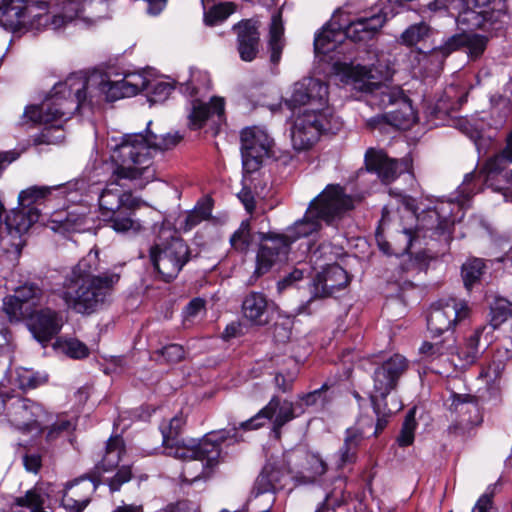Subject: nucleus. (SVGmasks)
<instances>
[{
  "instance_id": "1",
  "label": "nucleus",
  "mask_w": 512,
  "mask_h": 512,
  "mask_svg": "<svg viewBox=\"0 0 512 512\" xmlns=\"http://www.w3.org/2000/svg\"><path fill=\"white\" fill-rule=\"evenodd\" d=\"M86 78L82 74H73L65 81L54 85L51 94L40 105L28 106L24 117L35 124H53L69 119L85 102L87 91L93 94L91 87L96 84L97 92L107 101H116L132 97L148 86L147 78L138 72L128 73L119 81H109L100 76Z\"/></svg>"
},
{
  "instance_id": "2",
  "label": "nucleus",
  "mask_w": 512,
  "mask_h": 512,
  "mask_svg": "<svg viewBox=\"0 0 512 512\" xmlns=\"http://www.w3.org/2000/svg\"><path fill=\"white\" fill-rule=\"evenodd\" d=\"M328 86L315 78H304L294 84L286 100L291 110L300 109L291 129L292 146L297 151L312 148L322 133H336L342 122L327 106Z\"/></svg>"
},
{
  "instance_id": "3",
  "label": "nucleus",
  "mask_w": 512,
  "mask_h": 512,
  "mask_svg": "<svg viewBox=\"0 0 512 512\" xmlns=\"http://www.w3.org/2000/svg\"><path fill=\"white\" fill-rule=\"evenodd\" d=\"M99 252L91 249L64 277L59 297L67 308L89 315L101 307L120 280V273L113 270L101 272Z\"/></svg>"
},
{
  "instance_id": "4",
  "label": "nucleus",
  "mask_w": 512,
  "mask_h": 512,
  "mask_svg": "<svg viewBox=\"0 0 512 512\" xmlns=\"http://www.w3.org/2000/svg\"><path fill=\"white\" fill-rule=\"evenodd\" d=\"M181 140L178 134L157 135L147 130L146 135L129 134L113 148V159L120 164L113 171L116 181L127 179L143 180L154 178L150 150L166 151L174 148Z\"/></svg>"
},
{
  "instance_id": "5",
  "label": "nucleus",
  "mask_w": 512,
  "mask_h": 512,
  "mask_svg": "<svg viewBox=\"0 0 512 512\" xmlns=\"http://www.w3.org/2000/svg\"><path fill=\"white\" fill-rule=\"evenodd\" d=\"M354 208V200L351 196L344 193L339 185H328L325 190L311 202L303 219L294 223L289 228V234L284 235L290 241V244L301 238L307 237L317 232L320 227V221L327 224L332 223L346 211Z\"/></svg>"
},
{
  "instance_id": "6",
  "label": "nucleus",
  "mask_w": 512,
  "mask_h": 512,
  "mask_svg": "<svg viewBox=\"0 0 512 512\" xmlns=\"http://www.w3.org/2000/svg\"><path fill=\"white\" fill-rule=\"evenodd\" d=\"M98 204L102 218L115 232L135 235L142 231V223L133 214L143 202L131 192L123 191L111 183L101 192Z\"/></svg>"
},
{
  "instance_id": "7",
  "label": "nucleus",
  "mask_w": 512,
  "mask_h": 512,
  "mask_svg": "<svg viewBox=\"0 0 512 512\" xmlns=\"http://www.w3.org/2000/svg\"><path fill=\"white\" fill-rule=\"evenodd\" d=\"M184 423V418L176 415L168 424L161 426L165 455L176 459H185L198 452L208 457L210 461L216 459L221 452V443L230 437L229 431L222 430L218 433H211L197 444H186L178 439Z\"/></svg>"
},
{
  "instance_id": "8",
  "label": "nucleus",
  "mask_w": 512,
  "mask_h": 512,
  "mask_svg": "<svg viewBox=\"0 0 512 512\" xmlns=\"http://www.w3.org/2000/svg\"><path fill=\"white\" fill-rule=\"evenodd\" d=\"M48 193L49 189L46 187H30L20 192L18 196L19 207L12 209L7 214V226L8 229H12L14 236L10 237L12 241L10 244L5 240L4 246L16 249L20 245H25L24 235L38 221L40 216V212L35 205L40 203Z\"/></svg>"
},
{
  "instance_id": "9",
  "label": "nucleus",
  "mask_w": 512,
  "mask_h": 512,
  "mask_svg": "<svg viewBox=\"0 0 512 512\" xmlns=\"http://www.w3.org/2000/svg\"><path fill=\"white\" fill-rule=\"evenodd\" d=\"M464 9L457 17L458 25L468 29H499L508 16L507 0H462Z\"/></svg>"
},
{
  "instance_id": "10",
  "label": "nucleus",
  "mask_w": 512,
  "mask_h": 512,
  "mask_svg": "<svg viewBox=\"0 0 512 512\" xmlns=\"http://www.w3.org/2000/svg\"><path fill=\"white\" fill-rule=\"evenodd\" d=\"M150 258L154 268L165 281L174 279L190 259V249L179 237L156 244L150 249Z\"/></svg>"
},
{
  "instance_id": "11",
  "label": "nucleus",
  "mask_w": 512,
  "mask_h": 512,
  "mask_svg": "<svg viewBox=\"0 0 512 512\" xmlns=\"http://www.w3.org/2000/svg\"><path fill=\"white\" fill-rule=\"evenodd\" d=\"M41 2L27 0H2L0 3V25L15 32L21 29L42 27Z\"/></svg>"
},
{
  "instance_id": "12",
  "label": "nucleus",
  "mask_w": 512,
  "mask_h": 512,
  "mask_svg": "<svg viewBox=\"0 0 512 512\" xmlns=\"http://www.w3.org/2000/svg\"><path fill=\"white\" fill-rule=\"evenodd\" d=\"M347 75L355 83H361L360 89L368 92V103L375 105L381 109L389 106H397L401 103L402 98H407L403 90L398 86H387L383 84L373 83L369 80L372 78L371 70L364 66L348 67Z\"/></svg>"
},
{
  "instance_id": "13",
  "label": "nucleus",
  "mask_w": 512,
  "mask_h": 512,
  "mask_svg": "<svg viewBox=\"0 0 512 512\" xmlns=\"http://www.w3.org/2000/svg\"><path fill=\"white\" fill-rule=\"evenodd\" d=\"M470 308L464 300L457 298L442 299L431 306L427 326L429 331L440 336L454 329L461 321L468 318Z\"/></svg>"
},
{
  "instance_id": "14",
  "label": "nucleus",
  "mask_w": 512,
  "mask_h": 512,
  "mask_svg": "<svg viewBox=\"0 0 512 512\" xmlns=\"http://www.w3.org/2000/svg\"><path fill=\"white\" fill-rule=\"evenodd\" d=\"M241 155L246 173L257 171L264 159L269 156L274 141L261 127H246L241 131Z\"/></svg>"
},
{
  "instance_id": "15",
  "label": "nucleus",
  "mask_w": 512,
  "mask_h": 512,
  "mask_svg": "<svg viewBox=\"0 0 512 512\" xmlns=\"http://www.w3.org/2000/svg\"><path fill=\"white\" fill-rule=\"evenodd\" d=\"M297 409L301 411V404L299 402L293 403L288 400L281 402L279 397L274 396L256 415L240 423L239 428L255 430L263 427L267 420H273V430L279 433L285 424L297 416L295 414Z\"/></svg>"
},
{
  "instance_id": "16",
  "label": "nucleus",
  "mask_w": 512,
  "mask_h": 512,
  "mask_svg": "<svg viewBox=\"0 0 512 512\" xmlns=\"http://www.w3.org/2000/svg\"><path fill=\"white\" fill-rule=\"evenodd\" d=\"M409 361L400 354H394L377 366L373 372V393L376 399L385 401L396 389L400 378L407 372Z\"/></svg>"
},
{
  "instance_id": "17",
  "label": "nucleus",
  "mask_w": 512,
  "mask_h": 512,
  "mask_svg": "<svg viewBox=\"0 0 512 512\" xmlns=\"http://www.w3.org/2000/svg\"><path fill=\"white\" fill-rule=\"evenodd\" d=\"M42 297L43 290L37 284L26 282L4 297L2 309L10 321H20L30 315L31 307L38 305Z\"/></svg>"
},
{
  "instance_id": "18",
  "label": "nucleus",
  "mask_w": 512,
  "mask_h": 512,
  "mask_svg": "<svg viewBox=\"0 0 512 512\" xmlns=\"http://www.w3.org/2000/svg\"><path fill=\"white\" fill-rule=\"evenodd\" d=\"M291 458V454H282L280 457H271L267 461L254 484L257 495L274 492L286 486L293 473L290 466Z\"/></svg>"
},
{
  "instance_id": "19",
  "label": "nucleus",
  "mask_w": 512,
  "mask_h": 512,
  "mask_svg": "<svg viewBox=\"0 0 512 512\" xmlns=\"http://www.w3.org/2000/svg\"><path fill=\"white\" fill-rule=\"evenodd\" d=\"M289 249L287 237L271 233L264 235L256 256L255 278L266 274L277 262L285 259Z\"/></svg>"
},
{
  "instance_id": "20",
  "label": "nucleus",
  "mask_w": 512,
  "mask_h": 512,
  "mask_svg": "<svg viewBox=\"0 0 512 512\" xmlns=\"http://www.w3.org/2000/svg\"><path fill=\"white\" fill-rule=\"evenodd\" d=\"M41 7L44 8L41 10L42 27L58 30L81 18L80 0H50L41 2Z\"/></svg>"
},
{
  "instance_id": "21",
  "label": "nucleus",
  "mask_w": 512,
  "mask_h": 512,
  "mask_svg": "<svg viewBox=\"0 0 512 512\" xmlns=\"http://www.w3.org/2000/svg\"><path fill=\"white\" fill-rule=\"evenodd\" d=\"M28 328L33 337L46 346L61 330L63 321L61 315L50 308L30 312Z\"/></svg>"
},
{
  "instance_id": "22",
  "label": "nucleus",
  "mask_w": 512,
  "mask_h": 512,
  "mask_svg": "<svg viewBox=\"0 0 512 512\" xmlns=\"http://www.w3.org/2000/svg\"><path fill=\"white\" fill-rule=\"evenodd\" d=\"M46 416L43 408L29 399L17 400L10 411L11 423L22 431L42 429Z\"/></svg>"
},
{
  "instance_id": "23",
  "label": "nucleus",
  "mask_w": 512,
  "mask_h": 512,
  "mask_svg": "<svg viewBox=\"0 0 512 512\" xmlns=\"http://www.w3.org/2000/svg\"><path fill=\"white\" fill-rule=\"evenodd\" d=\"M347 272L338 264L329 265L318 273L311 284V300L332 296L349 283Z\"/></svg>"
},
{
  "instance_id": "24",
  "label": "nucleus",
  "mask_w": 512,
  "mask_h": 512,
  "mask_svg": "<svg viewBox=\"0 0 512 512\" xmlns=\"http://www.w3.org/2000/svg\"><path fill=\"white\" fill-rule=\"evenodd\" d=\"M365 164L369 171L377 173L384 183H391L402 172L401 167L406 169L407 161H399L389 158L383 150L369 148L365 153Z\"/></svg>"
},
{
  "instance_id": "25",
  "label": "nucleus",
  "mask_w": 512,
  "mask_h": 512,
  "mask_svg": "<svg viewBox=\"0 0 512 512\" xmlns=\"http://www.w3.org/2000/svg\"><path fill=\"white\" fill-rule=\"evenodd\" d=\"M256 21L246 19L238 22L232 28L237 35V50L243 61H253L259 52L260 33Z\"/></svg>"
},
{
  "instance_id": "26",
  "label": "nucleus",
  "mask_w": 512,
  "mask_h": 512,
  "mask_svg": "<svg viewBox=\"0 0 512 512\" xmlns=\"http://www.w3.org/2000/svg\"><path fill=\"white\" fill-rule=\"evenodd\" d=\"M96 489L97 484L85 478L67 484L62 496L63 507L69 512H82Z\"/></svg>"
},
{
  "instance_id": "27",
  "label": "nucleus",
  "mask_w": 512,
  "mask_h": 512,
  "mask_svg": "<svg viewBox=\"0 0 512 512\" xmlns=\"http://www.w3.org/2000/svg\"><path fill=\"white\" fill-rule=\"evenodd\" d=\"M384 23L385 18L380 14L359 18L345 28L344 34L354 42H366L375 37Z\"/></svg>"
},
{
  "instance_id": "28",
  "label": "nucleus",
  "mask_w": 512,
  "mask_h": 512,
  "mask_svg": "<svg viewBox=\"0 0 512 512\" xmlns=\"http://www.w3.org/2000/svg\"><path fill=\"white\" fill-rule=\"evenodd\" d=\"M220 455L210 461L208 457L200 453L189 455L184 461L181 477L187 483H193L199 479L207 478L211 474L212 468L218 463Z\"/></svg>"
},
{
  "instance_id": "29",
  "label": "nucleus",
  "mask_w": 512,
  "mask_h": 512,
  "mask_svg": "<svg viewBox=\"0 0 512 512\" xmlns=\"http://www.w3.org/2000/svg\"><path fill=\"white\" fill-rule=\"evenodd\" d=\"M224 114V99L213 97L210 103L200 100L192 101V109L189 114V126L192 129H200L211 115L221 117Z\"/></svg>"
},
{
  "instance_id": "30",
  "label": "nucleus",
  "mask_w": 512,
  "mask_h": 512,
  "mask_svg": "<svg viewBox=\"0 0 512 512\" xmlns=\"http://www.w3.org/2000/svg\"><path fill=\"white\" fill-rule=\"evenodd\" d=\"M486 169L488 180L501 177L512 185V136L509 137L506 148L487 162Z\"/></svg>"
},
{
  "instance_id": "31",
  "label": "nucleus",
  "mask_w": 512,
  "mask_h": 512,
  "mask_svg": "<svg viewBox=\"0 0 512 512\" xmlns=\"http://www.w3.org/2000/svg\"><path fill=\"white\" fill-rule=\"evenodd\" d=\"M267 308V299L264 294L259 292L249 293L242 303L244 317L257 325L267 323Z\"/></svg>"
},
{
  "instance_id": "32",
  "label": "nucleus",
  "mask_w": 512,
  "mask_h": 512,
  "mask_svg": "<svg viewBox=\"0 0 512 512\" xmlns=\"http://www.w3.org/2000/svg\"><path fill=\"white\" fill-rule=\"evenodd\" d=\"M284 47V27L281 13L277 12L272 16L269 28L268 50L270 53V62L272 64L277 65L280 62Z\"/></svg>"
},
{
  "instance_id": "33",
  "label": "nucleus",
  "mask_w": 512,
  "mask_h": 512,
  "mask_svg": "<svg viewBox=\"0 0 512 512\" xmlns=\"http://www.w3.org/2000/svg\"><path fill=\"white\" fill-rule=\"evenodd\" d=\"M362 440V435L357 430L348 429L342 447L339 449L335 465L337 469L354 464L357 459V450Z\"/></svg>"
},
{
  "instance_id": "34",
  "label": "nucleus",
  "mask_w": 512,
  "mask_h": 512,
  "mask_svg": "<svg viewBox=\"0 0 512 512\" xmlns=\"http://www.w3.org/2000/svg\"><path fill=\"white\" fill-rule=\"evenodd\" d=\"M4 211V205L0 201V259L7 262L8 264L15 265L21 255L24 245L16 247V252L13 247L4 246L5 240L10 244L12 242L10 237L14 236L12 233L13 231H11L12 229H8L7 215L3 221Z\"/></svg>"
},
{
  "instance_id": "35",
  "label": "nucleus",
  "mask_w": 512,
  "mask_h": 512,
  "mask_svg": "<svg viewBox=\"0 0 512 512\" xmlns=\"http://www.w3.org/2000/svg\"><path fill=\"white\" fill-rule=\"evenodd\" d=\"M387 117L388 124L399 129H407L416 122V113L408 97L402 98L397 108L387 113Z\"/></svg>"
},
{
  "instance_id": "36",
  "label": "nucleus",
  "mask_w": 512,
  "mask_h": 512,
  "mask_svg": "<svg viewBox=\"0 0 512 512\" xmlns=\"http://www.w3.org/2000/svg\"><path fill=\"white\" fill-rule=\"evenodd\" d=\"M125 452L123 440L116 436L108 440L105 454L99 464V469L104 472L111 471L118 467L121 457Z\"/></svg>"
},
{
  "instance_id": "37",
  "label": "nucleus",
  "mask_w": 512,
  "mask_h": 512,
  "mask_svg": "<svg viewBox=\"0 0 512 512\" xmlns=\"http://www.w3.org/2000/svg\"><path fill=\"white\" fill-rule=\"evenodd\" d=\"M335 397L333 386L328 383H324L319 389L311 391L309 393L301 394L298 396V402L301 406H315L320 404L322 408H325L332 402ZM303 407H301V413H303Z\"/></svg>"
},
{
  "instance_id": "38",
  "label": "nucleus",
  "mask_w": 512,
  "mask_h": 512,
  "mask_svg": "<svg viewBox=\"0 0 512 512\" xmlns=\"http://www.w3.org/2000/svg\"><path fill=\"white\" fill-rule=\"evenodd\" d=\"M484 329V327H480L474 330L472 334L465 339L463 345L459 348L458 356L462 361V366L472 365L477 360L480 353V337Z\"/></svg>"
},
{
  "instance_id": "39",
  "label": "nucleus",
  "mask_w": 512,
  "mask_h": 512,
  "mask_svg": "<svg viewBox=\"0 0 512 512\" xmlns=\"http://www.w3.org/2000/svg\"><path fill=\"white\" fill-rule=\"evenodd\" d=\"M109 16L107 0H81V19L94 23Z\"/></svg>"
},
{
  "instance_id": "40",
  "label": "nucleus",
  "mask_w": 512,
  "mask_h": 512,
  "mask_svg": "<svg viewBox=\"0 0 512 512\" xmlns=\"http://www.w3.org/2000/svg\"><path fill=\"white\" fill-rule=\"evenodd\" d=\"M345 36L344 31H336L329 27H324L314 39V48L316 53L326 54L336 48V43Z\"/></svg>"
},
{
  "instance_id": "41",
  "label": "nucleus",
  "mask_w": 512,
  "mask_h": 512,
  "mask_svg": "<svg viewBox=\"0 0 512 512\" xmlns=\"http://www.w3.org/2000/svg\"><path fill=\"white\" fill-rule=\"evenodd\" d=\"M48 381V375L27 368L17 370V382L22 390L35 389Z\"/></svg>"
},
{
  "instance_id": "42",
  "label": "nucleus",
  "mask_w": 512,
  "mask_h": 512,
  "mask_svg": "<svg viewBox=\"0 0 512 512\" xmlns=\"http://www.w3.org/2000/svg\"><path fill=\"white\" fill-rule=\"evenodd\" d=\"M236 11V4L233 2H222L212 6L204 13V22L206 25L213 26L218 22L227 19Z\"/></svg>"
},
{
  "instance_id": "43",
  "label": "nucleus",
  "mask_w": 512,
  "mask_h": 512,
  "mask_svg": "<svg viewBox=\"0 0 512 512\" xmlns=\"http://www.w3.org/2000/svg\"><path fill=\"white\" fill-rule=\"evenodd\" d=\"M370 400L373 406V410L377 416L376 431L375 433L381 432L387 425L388 418L401 409V406L395 404L393 408H388L385 401L376 399V396H370Z\"/></svg>"
},
{
  "instance_id": "44",
  "label": "nucleus",
  "mask_w": 512,
  "mask_h": 512,
  "mask_svg": "<svg viewBox=\"0 0 512 512\" xmlns=\"http://www.w3.org/2000/svg\"><path fill=\"white\" fill-rule=\"evenodd\" d=\"M464 48L467 49V53L470 59H478L485 51L488 43V38L483 35L475 33L464 32Z\"/></svg>"
},
{
  "instance_id": "45",
  "label": "nucleus",
  "mask_w": 512,
  "mask_h": 512,
  "mask_svg": "<svg viewBox=\"0 0 512 512\" xmlns=\"http://www.w3.org/2000/svg\"><path fill=\"white\" fill-rule=\"evenodd\" d=\"M252 243L250 224L243 221L239 228L230 237L231 246L239 252H246Z\"/></svg>"
},
{
  "instance_id": "46",
  "label": "nucleus",
  "mask_w": 512,
  "mask_h": 512,
  "mask_svg": "<svg viewBox=\"0 0 512 512\" xmlns=\"http://www.w3.org/2000/svg\"><path fill=\"white\" fill-rule=\"evenodd\" d=\"M327 471L326 462L318 454H307L303 476L313 482Z\"/></svg>"
},
{
  "instance_id": "47",
  "label": "nucleus",
  "mask_w": 512,
  "mask_h": 512,
  "mask_svg": "<svg viewBox=\"0 0 512 512\" xmlns=\"http://www.w3.org/2000/svg\"><path fill=\"white\" fill-rule=\"evenodd\" d=\"M485 264L481 259H471L462 266V277L467 289L476 283L483 274Z\"/></svg>"
},
{
  "instance_id": "48",
  "label": "nucleus",
  "mask_w": 512,
  "mask_h": 512,
  "mask_svg": "<svg viewBox=\"0 0 512 512\" xmlns=\"http://www.w3.org/2000/svg\"><path fill=\"white\" fill-rule=\"evenodd\" d=\"M429 35V27L424 24H414L408 27L400 37L401 43L412 47L424 41Z\"/></svg>"
},
{
  "instance_id": "49",
  "label": "nucleus",
  "mask_w": 512,
  "mask_h": 512,
  "mask_svg": "<svg viewBox=\"0 0 512 512\" xmlns=\"http://www.w3.org/2000/svg\"><path fill=\"white\" fill-rule=\"evenodd\" d=\"M415 413V409L413 408L408 412V414L405 417L400 435L397 439L398 444L400 446H409L414 441V432L417 427Z\"/></svg>"
},
{
  "instance_id": "50",
  "label": "nucleus",
  "mask_w": 512,
  "mask_h": 512,
  "mask_svg": "<svg viewBox=\"0 0 512 512\" xmlns=\"http://www.w3.org/2000/svg\"><path fill=\"white\" fill-rule=\"evenodd\" d=\"M156 355L162 357L163 363L175 364L185 358L186 352L182 345L169 344L155 352Z\"/></svg>"
},
{
  "instance_id": "51",
  "label": "nucleus",
  "mask_w": 512,
  "mask_h": 512,
  "mask_svg": "<svg viewBox=\"0 0 512 512\" xmlns=\"http://www.w3.org/2000/svg\"><path fill=\"white\" fill-rule=\"evenodd\" d=\"M503 369L504 365L501 361L493 360L481 369L479 378L483 379L487 385H492L501 377Z\"/></svg>"
},
{
  "instance_id": "52",
  "label": "nucleus",
  "mask_w": 512,
  "mask_h": 512,
  "mask_svg": "<svg viewBox=\"0 0 512 512\" xmlns=\"http://www.w3.org/2000/svg\"><path fill=\"white\" fill-rule=\"evenodd\" d=\"M131 478V467L128 465H123L117 470L116 474L113 477L106 480V483L109 486L111 492H116L120 490L121 486L124 483L130 481Z\"/></svg>"
},
{
  "instance_id": "53",
  "label": "nucleus",
  "mask_w": 512,
  "mask_h": 512,
  "mask_svg": "<svg viewBox=\"0 0 512 512\" xmlns=\"http://www.w3.org/2000/svg\"><path fill=\"white\" fill-rule=\"evenodd\" d=\"M210 216V209L207 207H199L195 208L191 212H189L184 221L183 229L185 231H190L195 226L200 224L202 221L208 219Z\"/></svg>"
},
{
  "instance_id": "54",
  "label": "nucleus",
  "mask_w": 512,
  "mask_h": 512,
  "mask_svg": "<svg viewBox=\"0 0 512 512\" xmlns=\"http://www.w3.org/2000/svg\"><path fill=\"white\" fill-rule=\"evenodd\" d=\"M64 352L71 358L81 359L89 354L87 346L77 339H68L63 343Z\"/></svg>"
},
{
  "instance_id": "55",
  "label": "nucleus",
  "mask_w": 512,
  "mask_h": 512,
  "mask_svg": "<svg viewBox=\"0 0 512 512\" xmlns=\"http://www.w3.org/2000/svg\"><path fill=\"white\" fill-rule=\"evenodd\" d=\"M22 462L27 472L37 474L42 467V454L39 451L28 449L22 456Z\"/></svg>"
},
{
  "instance_id": "56",
  "label": "nucleus",
  "mask_w": 512,
  "mask_h": 512,
  "mask_svg": "<svg viewBox=\"0 0 512 512\" xmlns=\"http://www.w3.org/2000/svg\"><path fill=\"white\" fill-rule=\"evenodd\" d=\"M174 87L172 84L164 81L156 82L153 85L151 94L149 96V101L151 103H160L169 98Z\"/></svg>"
},
{
  "instance_id": "57",
  "label": "nucleus",
  "mask_w": 512,
  "mask_h": 512,
  "mask_svg": "<svg viewBox=\"0 0 512 512\" xmlns=\"http://www.w3.org/2000/svg\"><path fill=\"white\" fill-rule=\"evenodd\" d=\"M494 487L489 486L487 491L477 500L472 512H498L493 505Z\"/></svg>"
},
{
  "instance_id": "58",
  "label": "nucleus",
  "mask_w": 512,
  "mask_h": 512,
  "mask_svg": "<svg viewBox=\"0 0 512 512\" xmlns=\"http://www.w3.org/2000/svg\"><path fill=\"white\" fill-rule=\"evenodd\" d=\"M464 32L451 36L440 48L439 51L442 55L447 56L450 53L464 48Z\"/></svg>"
},
{
  "instance_id": "59",
  "label": "nucleus",
  "mask_w": 512,
  "mask_h": 512,
  "mask_svg": "<svg viewBox=\"0 0 512 512\" xmlns=\"http://www.w3.org/2000/svg\"><path fill=\"white\" fill-rule=\"evenodd\" d=\"M73 429V424L69 420H58L49 427L46 438L47 440H54L62 432H69Z\"/></svg>"
},
{
  "instance_id": "60",
  "label": "nucleus",
  "mask_w": 512,
  "mask_h": 512,
  "mask_svg": "<svg viewBox=\"0 0 512 512\" xmlns=\"http://www.w3.org/2000/svg\"><path fill=\"white\" fill-rule=\"evenodd\" d=\"M510 315V310L505 306L497 305L491 309V325L494 328L500 326Z\"/></svg>"
},
{
  "instance_id": "61",
  "label": "nucleus",
  "mask_w": 512,
  "mask_h": 512,
  "mask_svg": "<svg viewBox=\"0 0 512 512\" xmlns=\"http://www.w3.org/2000/svg\"><path fill=\"white\" fill-rule=\"evenodd\" d=\"M205 310V301L201 298H195L191 300L185 308V314L187 318H193Z\"/></svg>"
},
{
  "instance_id": "62",
  "label": "nucleus",
  "mask_w": 512,
  "mask_h": 512,
  "mask_svg": "<svg viewBox=\"0 0 512 512\" xmlns=\"http://www.w3.org/2000/svg\"><path fill=\"white\" fill-rule=\"evenodd\" d=\"M303 271L300 269H294L291 273L285 276L282 280L278 282V290L282 291L287 287L292 286L294 283L303 279Z\"/></svg>"
},
{
  "instance_id": "63",
  "label": "nucleus",
  "mask_w": 512,
  "mask_h": 512,
  "mask_svg": "<svg viewBox=\"0 0 512 512\" xmlns=\"http://www.w3.org/2000/svg\"><path fill=\"white\" fill-rule=\"evenodd\" d=\"M238 198L242 202V204L244 205L246 211L248 213L252 214L254 212V210H255L256 203H255L254 195L251 192V190L248 189V188H243L238 193Z\"/></svg>"
},
{
  "instance_id": "64",
  "label": "nucleus",
  "mask_w": 512,
  "mask_h": 512,
  "mask_svg": "<svg viewBox=\"0 0 512 512\" xmlns=\"http://www.w3.org/2000/svg\"><path fill=\"white\" fill-rule=\"evenodd\" d=\"M199 507L196 503L183 500L179 501L176 505L174 512H198Z\"/></svg>"
}]
</instances>
